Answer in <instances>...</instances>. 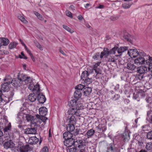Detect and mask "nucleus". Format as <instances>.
I'll list each match as a JSON object with an SVG mask.
<instances>
[{
  "mask_svg": "<svg viewBox=\"0 0 152 152\" xmlns=\"http://www.w3.org/2000/svg\"><path fill=\"white\" fill-rule=\"evenodd\" d=\"M30 150L31 148L28 145L21 147L20 149V152H28Z\"/></svg>",
  "mask_w": 152,
  "mask_h": 152,
  "instance_id": "18",
  "label": "nucleus"
},
{
  "mask_svg": "<svg viewBox=\"0 0 152 152\" xmlns=\"http://www.w3.org/2000/svg\"><path fill=\"white\" fill-rule=\"evenodd\" d=\"M77 103V101L75 99H72L68 102V105L71 107H75Z\"/></svg>",
  "mask_w": 152,
  "mask_h": 152,
  "instance_id": "24",
  "label": "nucleus"
},
{
  "mask_svg": "<svg viewBox=\"0 0 152 152\" xmlns=\"http://www.w3.org/2000/svg\"><path fill=\"white\" fill-rule=\"evenodd\" d=\"M83 105L81 102H77L75 107L77 110H80L83 109Z\"/></svg>",
  "mask_w": 152,
  "mask_h": 152,
  "instance_id": "32",
  "label": "nucleus"
},
{
  "mask_svg": "<svg viewBox=\"0 0 152 152\" xmlns=\"http://www.w3.org/2000/svg\"><path fill=\"white\" fill-rule=\"evenodd\" d=\"M75 136H73L72 138H69L66 140H64V145L66 147H69L74 145L75 142Z\"/></svg>",
  "mask_w": 152,
  "mask_h": 152,
  "instance_id": "3",
  "label": "nucleus"
},
{
  "mask_svg": "<svg viewBox=\"0 0 152 152\" xmlns=\"http://www.w3.org/2000/svg\"><path fill=\"white\" fill-rule=\"evenodd\" d=\"M106 152H117L116 148L113 144L110 143L107 145Z\"/></svg>",
  "mask_w": 152,
  "mask_h": 152,
  "instance_id": "11",
  "label": "nucleus"
},
{
  "mask_svg": "<svg viewBox=\"0 0 152 152\" xmlns=\"http://www.w3.org/2000/svg\"><path fill=\"white\" fill-rule=\"evenodd\" d=\"M125 135L126 136V137H124V139L125 140V139H128V138H129V134L127 133H124V134H123V136H124Z\"/></svg>",
  "mask_w": 152,
  "mask_h": 152,
  "instance_id": "64",
  "label": "nucleus"
},
{
  "mask_svg": "<svg viewBox=\"0 0 152 152\" xmlns=\"http://www.w3.org/2000/svg\"><path fill=\"white\" fill-rule=\"evenodd\" d=\"M39 141L38 138L36 137H31L28 140L29 143L31 144H35Z\"/></svg>",
  "mask_w": 152,
  "mask_h": 152,
  "instance_id": "16",
  "label": "nucleus"
},
{
  "mask_svg": "<svg viewBox=\"0 0 152 152\" xmlns=\"http://www.w3.org/2000/svg\"><path fill=\"white\" fill-rule=\"evenodd\" d=\"M15 144L11 140L5 142L4 144V148L7 149L8 148H14Z\"/></svg>",
  "mask_w": 152,
  "mask_h": 152,
  "instance_id": "8",
  "label": "nucleus"
},
{
  "mask_svg": "<svg viewBox=\"0 0 152 152\" xmlns=\"http://www.w3.org/2000/svg\"><path fill=\"white\" fill-rule=\"evenodd\" d=\"M10 84V81H8L1 85V89L4 92L8 91L9 90L8 85Z\"/></svg>",
  "mask_w": 152,
  "mask_h": 152,
  "instance_id": "13",
  "label": "nucleus"
},
{
  "mask_svg": "<svg viewBox=\"0 0 152 152\" xmlns=\"http://www.w3.org/2000/svg\"><path fill=\"white\" fill-rule=\"evenodd\" d=\"M147 121L149 123L152 124V111H149L147 113Z\"/></svg>",
  "mask_w": 152,
  "mask_h": 152,
  "instance_id": "20",
  "label": "nucleus"
},
{
  "mask_svg": "<svg viewBox=\"0 0 152 152\" xmlns=\"http://www.w3.org/2000/svg\"><path fill=\"white\" fill-rule=\"evenodd\" d=\"M11 129V126L10 124H9L7 126H6L4 129V132H7L9 130H10Z\"/></svg>",
  "mask_w": 152,
  "mask_h": 152,
  "instance_id": "51",
  "label": "nucleus"
},
{
  "mask_svg": "<svg viewBox=\"0 0 152 152\" xmlns=\"http://www.w3.org/2000/svg\"><path fill=\"white\" fill-rule=\"evenodd\" d=\"M82 95L81 91L79 90H76L74 94V97L77 99L80 98Z\"/></svg>",
  "mask_w": 152,
  "mask_h": 152,
  "instance_id": "26",
  "label": "nucleus"
},
{
  "mask_svg": "<svg viewBox=\"0 0 152 152\" xmlns=\"http://www.w3.org/2000/svg\"><path fill=\"white\" fill-rule=\"evenodd\" d=\"M47 112L48 110L45 107H41L39 109V114L41 116L46 115Z\"/></svg>",
  "mask_w": 152,
  "mask_h": 152,
  "instance_id": "15",
  "label": "nucleus"
},
{
  "mask_svg": "<svg viewBox=\"0 0 152 152\" xmlns=\"http://www.w3.org/2000/svg\"><path fill=\"white\" fill-rule=\"evenodd\" d=\"M128 54L131 57L135 58L138 55L141 56V53H139L136 49H130L128 51Z\"/></svg>",
  "mask_w": 152,
  "mask_h": 152,
  "instance_id": "5",
  "label": "nucleus"
},
{
  "mask_svg": "<svg viewBox=\"0 0 152 152\" xmlns=\"http://www.w3.org/2000/svg\"><path fill=\"white\" fill-rule=\"evenodd\" d=\"M63 27L64 28L70 32V33H72L74 32V31L71 30V28L67 27L66 25H63Z\"/></svg>",
  "mask_w": 152,
  "mask_h": 152,
  "instance_id": "44",
  "label": "nucleus"
},
{
  "mask_svg": "<svg viewBox=\"0 0 152 152\" xmlns=\"http://www.w3.org/2000/svg\"><path fill=\"white\" fill-rule=\"evenodd\" d=\"M81 130L80 129H75L73 132V135L75 136L79 134H80V132Z\"/></svg>",
  "mask_w": 152,
  "mask_h": 152,
  "instance_id": "42",
  "label": "nucleus"
},
{
  "mask_svg": "<svg viewBox=\"0 0 152 152\" xmlns=\"http://www.w3.org/2000/svg\"><path fill=\"white\" fill-rule=\"evenodd\" d=\"M95 132L94 130L93 129L88 130L86 132V135L88 138H89L93 135Z\"/></svg>",
  "mask_w": 152,
  "mask_h": 152,
  "instance_id": "31",
  "label": "nucleus"
},
{
  "mask_svg": "<svg viewBox=\"0 0 152 152\" xmlns=\"http://www.w3.org/2000/svg\"><path fill=\"white\" fill-rule=\"evenodd\" d=\"M18 18L19 20L24 23H28L27 21L23 16L20 15H19L18 16Z\"/></svg>",
  "mask_w": 152,
  "mask_h": 152,
  "instance_id": "43",
  "label": "nucleus"
},
{
  "mask_svg": "<svg viewBox=\"0 0 152 152\" xmlns=\"http://www.w3.org/2000/svg\"><path fill=\"white\" fill-rule=\"evenodd\" d=\"M84 95L87 96L89 94L91 91V88L90 87H86L83 90Z\"/></svg>",
  "mask_w": 152,
  "mask_h": 152,
  "instance_id": "25",
  "label": "nucleus"
},
{
  "mask_svg": "<svg viewBox=\"0 0 152 152\" xmlns=\"http://www.w3.org/2000/svg\"><path fill=\"white\" fill-rule=\"evenodd\" d=\"M108 61L109 62H115V60L114 56H110L108 58Z\"/></svg>",
  "mask_w": 152,
  "mask_h": 152,
  "instance_id": "45",
  "label": "nucleus"
},
{
  "mask_svg": "<svg viewBox=\"0 0 152 152\" xmlns=\"http://www.w3.org/2000/svg\"><path fill=\"white\" fill-rule=\"evenodd\" d=\"M27 76L26 75L21 74L18 76V79L20 83L24 82L27 78Z\"/></svg>",
  "mask_w": 152,
  "mask_h": 152,
  "instance_id": "29",
  "label": "nucleus"
},
{
  "mask_svg": "<svg viewBox=\"0 0 152 152\" xmlns=\"http://www.w3.org/2000/svg\"><path fill=\"white\" fill-rule=\"evenodd\" d=\"M99 53H96L93 56V58L94 59H97L100 58V55Z\"/></svg>",
  "mask_w": 152,
  "mask_h": 152,
  "instance_id": "49",
  "label": "nucleus"
},
{
  "mask_svg": "<svg viewBox=\"0 0 152 152\" xmlns=\"http://www.w3.org/2000/svg\"><path fill=\"white\" fill-rule=\"evenodd\" d=\"M5 137H0V145H2L3 144L4 142L6 140Z\"/></svg>",
  "mask_w": 152,
  "mask_h": 152,
  "instance_id": "59",
  "label": "nucleus"
},
{
  "mask_svg": "<svg viewBox=\"0 0 152 152\" xmlns=\"http://www.w3.org/2000/svg\"><path fill=\"white\" fill-rule=\"evenodd\" d=\"M140 98V92H136L133 94V98L135 99H137L138 97Z\"/></svg>",
  "mask_w": 152,
  "mask_h": 152,
  "instance_id": "48",
  "label": "nucleus"
},
{
  "mask_svg": "<svg viewBox=\"0 0 152 152\" xmlns=\"http://www.w3.org/2000/svg\"><path fill=\"white\" fill-rule=\"evenodd\" d=\"M66 15L67 16H68L71 18H72V14L69 11L66 10Z\"/></svg>",
  "mask_w": 152,
  "mask_h": 152,
  "instance_id": "58",
  "label": "nucleus"
},
{
  "mask_svg": "<svg viewBox=\"0 0 152 152\" xmlns=\"http://www.w3.org/2000/svg\"><path fill=\"white\" fill-rule=\"evenodd\" d=\"M45 116V115H40V120L42 121L44 123H45L46 120L48 119V118Z\"/></svg>",
  "mask_w": 152,
  "mask_h": 152,
  "instance_id": "52",
  "label": "nucleus"
},
{
  "mask_svg": "<svg viewBox=\"0 0 152 152\" xmlns=\"http://www.w3.org/2000/svg\"><path fill=\"white\" fill-rule=\"evenodd\" d=\"M142 56L139 57L135 59L134 60V63L137 65H140L143 64H146L148 63L150 60L149 59L150 56L149 55L146 56L144 52L141 55Z\"/></svg>",
  "mask_w": 152,
  "mask_h": 152,
  "instance_id": "1",
  "label": "nucleus"
},
{
  "mask_svg": "<svg viewBox=\"0 0 152 152\" xmlns=\"http://www.w3.org/2000/svg\"><path fill=\"white\" fill-rule=\"evenodd\" d=\"M130 6L131 5L128 4H124L123 5V7L124 9H128Z\"/></svg>",
  "mask_w": 152,
  "mask_h": 152,
  "instance_id": "61",
  "label": "nucleus"
},
{
  "mask_svg": "<svg viewBox=\"0 0 152 152\" xmlns=\"http://www.w3.org/2000/svg\"><path fill=\"white\" fill-rule=\"evenodd\" d=\"M10 83L12 84V85L15 87L23 86L22 83H20V81L15 80V79L12 80L10 82Z\"/></svg>",
  "mask_w": 152,
  "mask_h": 152,
  "instance_id": "14",
  "label": "nucleus"
},
{
  "mask_svg": "<svg viewBox=\"0 0 152 152\" xmlns=\"http://www.w3.org/2000/svg\"><path fill=\"white\" fill-rule=\"evenodd\" d=\"M35 87L34 88V91H36L37 92V94L39 93L40 92V88L39 85V84H36L35 85H34Z\"/></svg>",
  "mask_w": 152,
  "mask_h": 152,
  "instance_id": "46",
  "label": "nucleus"
},
{
  "mask_svg": "<svg viewBox=\"0 0 152 152\" xmlns=\"http://www.w3.org/2000/svg\"><path fill=\"white\" fill-rule=\"evenodd\" d=\"M3 95L2 90L0 89V103L2 102L3 100L2 96Z\"/></svg>",
  "mask_w": 152,
  "mask_h": 152,
  "instance_id": "63",
  "label": "nucleus"
},
{
  "mask_svg": "<svg viewBox=\"0 0 152 152\" xmlns=\"http://www.w3.org/2000/svg\"><path fill=\"white\" fill-rule=\"evenodd\" d=\"M25 83L26 84H28L29 83H30L32 82V78L30 77L27 76L26 79L24 81Z\"/></svg>",
  "mask_w": 152,
  "mask_h": 152,
  "instance_id": "38",
  "label": "nucleus"
},
{
  "mask_svg": "<svg viewBox=\"0 0 152 152\" xmlns=\"http://www.w3.org/2000/svg\"><path fill=\"white\" fill-rule=\"evenodd\" d=\"M21 54L22 56L20 55H19L18 56L19 58H23L25 59H26L27 58V57L25 56L23 52H21Z\"/></svg>",
  "mask_w": 152,
  "mask_h": 152,
  "instance_id": "55",
  "label": "nucleus"
},
{
  "mask_svg": "<svg viewBox=\"0 0 152 152\" xmlns=\"http://www.w3.org/2000/svg\"><path fill=\"white\" fill-rule=\"evenodd\" d=\"M84 87L85 86L81 84H80L76 87L75 89H76V90H80V91H81L82 89H83Z\"/></svg>",
  "mask_w": 152,
  "mask_h": 152,
  "instance_id": "39",
  "label": "nucleus"
},
{
  "mask_svg": "<svg viewBox=\"0 0 152 152\" xmlns=\"http://www.w3.org/2000/svg\"><path fill=\"white\" fill-rule=\"evenodd\" d=\"M74 124H68L66 127L67 131L70 132H73L75 129Z\"/></svg>",
  "mask_w": 152,
  "mask_h": 152,
  "instance_id": "22",
  "label": "nucleus"
},
{
  "mask_svg": "<svg viewBox=\"0 0 152 152\" xmlns=\"http://www.w3.org/2000/svg\"><path fill=\"white\" fill-rule=\"evenodd\" d=\"M72 134L69 132H65L63 134V138L65 140H66L69 138H72L73 137Z\"/></svg>",
  "mask_w": 152,
  "mask_h": 152,
  "instance_id": "17",
  "label": "nucleus"
},
{
  "mask_svg": "<svg viewBox=\"0 0 152 152\" xmlns=\"http://www.w3.org/2000/svg\"><path fill=\"white\" fill-rule=\"evenodd\" d=\"M146 148L148 150L151 149L152 148V143H147L146 145Z\"/></svg>",
  "mask_w": 152,
  "mask_h": 152,
  "instance_id": "47",
  "label": "nucleus"
},
{
  "mask_svg": "<svg viewBox=\"0 0 152 152\" xmlns=\"http://www.w3.org/2000/svg\"><path fill=\"white\" fill-rule=\"evenodd\" d=\"M96 129L98 133H102L106 130L107 128L104 124H99L96 127Z\"/></svg>",
  "mask_w": 152,
  "mask_h": 152,
  "instance_id": "7",
  "label": "nucleus"
},
{
  "mask_svg": "<svg viewBox=\"0 0 152 152\" xmlns=\"http://www.w3.org/2000/svg\"><path fill=\"white\" fill-rule=\"evenodd\" d=\"M17 118L19 119V120L22 121L25 120V117L20 112L17 115Z\"/></svg>",
  "mask_w": 152,
  "mask_h": 152,
  "instance_id": "35",
  "label": "nucleus"
},
{
  "mask_svg": "<svg viewBox=\"0 0 152 152\" xmlns=\"http://www.w3.org/2000/svg\"><path fill=\"white\" fill-rule=\"evenodd\" d=\"M116 47L117 48V49L116 50V51H117V52L118 54L122 53L125 51L127 50L128 49V47L126 46L121 47L119 48H118L117 47Z\"/></svg>",
  "mask_w": 152,
  "mask_h": 152,
  "instance_id": "19",
  "label": "nucleus"
},
{
  "mask_svg": "<svg viewBox=\"0 0 152 152\" xmlns=\"http://www.w3.org/2000/svg\"><path fill=\"white\" fill-rule=\"evenodd\" d=\"M76 148L74 147L71 148L69 149V152H77Z\"/></svg>",
  "mask_w": 152,
  "mask_h": 152,
  "instance_id": "62",
  "label": "nucleus"
},
{
  "mask_svg": "<svg viewBox=\"0 0 152 152\" xmlns=\"http://www.w3.org/2000/svg\"><path fill=\"white\" fill-rule=\"evenodd\" d=\"M69 123L70 124H75L76 122V118L74 115H72L69 118Z\"/></svg>",
  "mask_w": 152,
  "mask_h": 152,
  "instance_id": "28",
  "label": "nucleus"
},
{
  "mask_svg": "<svg viewBox=\"0 0 152 152\" xmlns=\"http://www.w3.org/2000/svg\"><path fill=\"white\" fill-rule=\"evenodd\" d=\"M137 73L143 74L145 75L147 72V67L146 66H141L137 68Z\"/></svg>",
  "mask_w": 152,
  "mask_h": 152,
  "instance_id": "12",
  "label": "nucleus"
},
{
  "mask_svg": "<svg viewBox=\"0 0 152 152\" xmlns=\"http://www.w3.org/2000/svg\"><path fill=\"white\" fill-rule=\"evenodd\" d=\"M149 59L150 60V61H149L148 63H146V65H149L148 69L150 72H152V57L150 56Z\"/></svg>",
  "mask_w": 152,
  "mask_h": 152,
  "instance_id": "33",
  "label": "nucleus"
},
{
  "mask_svg": "<svg viewBox=\"0 0 152 152\" xmlns=\"http://www.w3.org/2000/svg\"><path fill=\"white\" fill-rule=\"evenodd\" d=\"M84 81L83 83L85 85L87 86L91 83V80L88 77H87L85 79L83 80Z\"/></svg>",
  "mask_w": 152,
  "mask_h": 152,
  "instance_id": "36",
  "label": "nucleus"
},
{
  "mask_svg": "<svg viewBox=\"0 0 152 152\" xmlns=\"http://www.w3.org/2000/svg\"><path fill=\"white\" fill-rule=\"evenodd\" d=\"M75 142L74 143L73 146L75 147H77L80 148L85 145L84 142L82 140L77 139L75 137Z\"/></svg>",
  "mask_w": 152,
  "mask_h": 152,
  "instance_id": "4",
  "label": "nucleus"
},
{
  "mask_svg": "<svg viewBox=\"0 0 152 152\" xmlns=\"http://www.w3.org/2000/svg\"><path fill=\"white\" fill-rule=\"evenodd\" d=\"M68 113L69 115H75L76 116H78L80 115V110H77L74 107H70L68 111Z\"/></svg>",
  "mask_w": 152,
  "mask_h": 152,
  "instance_id": "6",
  "label": "nucleus"
},
{
  "mask_svg": "<svg viewBox=\"0 0 152 152\" xmlns=\"http://www.w3.org/2000/svg\"><path fill=\"white\" fill-rule=\"evenodd\" d=\"M28 99L31 102H34L36 100L37 96L34 93L30 94L28 96Z\"/></svg>",
  "mask_w": 152,
  "mask_h": 152,
  "instance_id": "23",
  "label": "nucleus"
},
{
  "mask_svg": "<svg viewBox=\"0 0 152 152\" xmlns=\"http://www.w3.org/2000/svg\"><path fill=\"white\" fill-rule=\"evenodd\" d=\"M24 116V117H26V116L28 114L27 110L25 109V110H23L22 112H20Z\"/></svg>",
  "mask_w": 152,
  "mask_h": 152,
  "instance_id": "57",
  "label": "nucleus"
},
{
  "mask_svg": "<svg viewBox=\"0 0 152 152\" xmlns=\"http://www.w3.org/2000/svg\"><path fill=\"white\" fill-rule=\"evenodd\" d=\"M146 96H147L144 92H140V98H143Z\"/></svg>",
  "mask_w": 152,
  "mask_h": 152,
  "instance_id": "56",
  "label": "nucleus"
},
{
  "mask_svg": "<svg viewBox=\"0 0 152 152\" xmlns=\"http://www.w3.org/2000/svg\"><path fill=\"white\" fill-rule=\"evenodd\" d=\"M124 38L127 41L131 43V44H132V41L131 39L132 38L131 36L129 34H125L123 36Z\"/></svg>",
  "mask_w": 152,
  "mask_h": 152,
  "instance_id": "21",
  "label": "nucleus"
},
{
  "mask_svg": "<svg viewBox=\"0 0 152 152\" xmlns=\"http://www.w3.org/2000/svg\"><path fill=\"white\" fill-rule=\"evenodd\" d=\"M37 94V99L38 102L40 103L43 104L46 100L45 95L41 92H39Z\"/></svg>",
  "mask_w": 152,
  "mask_h": 152,
  "instance_id": "9",
  "label": "nucleus"
},
{
  "mask_svg": "<svg viewBox=\"0 0 152 152\" xmlns=\"http://www.w3.org/2000/svg\"><path fill=\"white\" fill-rule=\"evenodd\" d=\"M126 68L129 70L133 71L136 68V66L134 64L129 63L127 64Z\"/></svg>",
  "mask_w": 152,
  "mask_h": 152,
  "instance_id": "27",
  "label": "nucleus"
},
{
  "mask_svg": "<svg viewBox=\"0 0 152 152\" xmlns=\"http://www.w3.org/2000/svg\"><path fill=\"white\" fill-rule=\"evenodd\" d=\"M144 74L141 73H138L136 75V78L139 79L140 80H142L144 77Z\"/></svg>",
  "mask_w": 152,
  "mask_h": 152,
  "instance_id": "40",
  "label": "nucleus"
},
{
  "mask_svg": "<svg viewBox=\"0 0 152 152\" xmlns=\"http://www.w3.org/2000/svg\"><path fill=\"white\" fill-rule=\"evenodd\" d=\"M147 137L149 139H152V131H150L147 133Z\"/></svg>",
  "mask_w": 152,
  "mask_h": 152,
  "instance_id": "53",
  "label": "nucleus"
},
{
  "mask_svg": "<svg viewBox=\"0 0 152 152\" xmlns=\"http://www.w3.org/2000/svg\"><path fill=\"white\" fill-rule=\"evenodd\" d=\"M117 49V48L115 47L113 48L110 50H109V49L107 48H104L103 51L102 52L100 53V58H102L104 56L105 58H107L109 55L111 54H115Z\"/></svg>",
  "mask_w": 152,
  "mask_h": 152,
  "instance_id": "2",
  "label": "nucleus"
},
{
  "mask_svg": "<svg viewBox=\"0 0 152 152\" xmlns=\"http://www.w3.org/2000/svg\"><path fill=\"white\" fill-rule=\"evenodd\" d=\"M37 132V129L34 128H27L24 132L25 133L27 134H36Z\"/></svg>",
  "mask_w": 152,
  "mask_h": 152,
  "instance_id": "10",
  "label": "nucleus"
},
{
  "mask_svg": "<svg viewBox=\"0 0 152 152\" xmlns=\"http://www.w3.org/2000/svg\"><path fill=\"white\" fill-rule=\"evenodd\" d=\"M35 87L34 85L32 83V82L30 83L28 87V88L32 91H34V88Z\"/></svg>",
  "mask_w": 152,
  "mask_h": 152,
  "instance_id": "50",
  "label": "nucleus"
},
{
  "mask_svg": "<svg viewBox=\"0 0 152 152\" xmlns=\"http://www.w3.org/2000/svg\"><path fill=\"white\" fill-rule=\"evenodd\" d=\"M18 43L15 42H12L10 43L9 45L10 49H12L16 47Z\"/></svg>",
  "mask_w": 152,
  "mask_h": 152,
  "instance_id": "34",
  "label": "nucleus"
},
{
  "mask_svg": "<svg viewBox=\"0 0 152 152\" xmlns=\"http://www.w3.org/2000/svg\"><path fill=\"white\" fill-rule=\"evenodd\" d=\"M145 77L148 80H150L152 79V72H149Z\"/></svg>",
  "mask_w": 152,
  "mask_h": 152,
  "instance_id": "41",
  "label": "nucleus"
},
{
  "mask_svg": "<svg viewBox=\"0 0 152 152\" xmlns=\"http://www.w3.org/2000/svg\"><path fill=\"white\" fill-rule=\"evenodd\" d=\"M89 73H88L87 71H84L82 73L81 76V79L83 80L85 79L88 77V76L89 75Z\"/></svg>",
  "mask_w": 152,
  "mask_h": 152,
  "instance_id": "30",
  "label": "nucleus"
},
{
  "mask_svg": "<svg viewBox=\"0 0 152 152\" xmlns=\"http://www.w3.org/2000/svg\"><path fill=\"white\" fill-rule=\"evenodd\" d=\"M40 152H48V151L47 147H44Z\"/></svg>",
  "mask_w": 152,
  "mask_h": 152,
  "instance_id": "60",
  "label": "nucleus"
},
{
  "mask_svg": "<svg viewBox=\"0 0 152 152\" xmlns=\"http://www.w3.org/2000/svg\"><path fill=\"white\" fill-rule=\"evenodd\" d=\"M34 116L29 114L25 117V120H26L28 121H31L34 119Z\"/></svg>",
  "mask_w": 152,
  "mask_h": 152,
  "instance_id": "37",
  "label": "nucleus"
},
{
  "mask_svg": "<svg viewBox=\"0 0 152 152\" xmlns=\"http://www.w3.org/2000/svg\"><path fill=\"white\" fill-rule=\"evenodd\" d=\"M35 44L36 47L39 48L40 50H43V48L38 42H35Z\"/></svg>",
  "mask_w": 152,
  "mask_h": 152,
  "instance_id": "54",
  "label": "nucleus"
}]
</instances>
